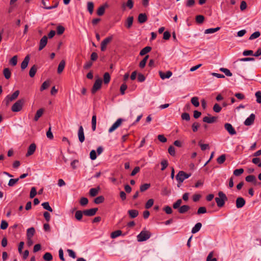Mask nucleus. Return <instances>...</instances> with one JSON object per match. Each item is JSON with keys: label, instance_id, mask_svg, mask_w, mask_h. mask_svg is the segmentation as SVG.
I'll list each match as a JSON object with an SVG mask.
<instances>
[{"label": "nucleus", "instance_id": "3c124183", "mask_svg": "<svg viewBox=\"0 0 261 261\" xmlns=\"http://www.w3.org/2000/svg\"><path fill=\"white\" fill-rule=\"evenodd\" d=\"M244 172V169L243 168L237 169L233 171V174L236 176H239Z\"/></svg>", "mask_w": 261, "mask_h": 261}, {"label": "nucleus", "instance_id": "864d4df0", "mask_svg": "<svg viewBox=\"0 0 261 261\" xmlns=\"http://www.w3.org/2000/svg\"><path fill=\"white\" fill-rule=\"evenodd\" d=\"M19 179V178L10 179L8 182V186L10 187L14 186L18 181Z\"/></svg>", "mask_w": 261, "mask_h": 261}, {"label": "nucleus", "instance_id": "aec40b11", "mask_svg": "<svg viewBox=\"0 0 261 261\" xmlns=\"http://www.w3.org/2000/svg\"><path fill=\"white\" fill-rule=\"evenodd\" d=\"M159 74L161 78L163 80H164L165 79H169L170 77L172 75V73L170 71H168L166 73L160 71Z\"/></svg>", "mask_w": 261, "mask_h": 261}, {"label": "nucleus", "instance_id": "6e6d98bb", "mask_svg": "<svg viewBox=\"0 0 261 261\" xmlns=\"http://www.w3.org/2000/svg\"><path fill=\"white\" fill-rule=\"evenodd\" d=\"M162 165L161 170L164 171L168 166V163L167 160H164L161 162Z\"/></svg>", "mask_w": 261, "mask_h": 261}, {"label": "nucleus", "instance_id": "58836bf2", "mask_svg": "<svg viewBox=\"0 0 261 261\" xmlns=\"http://www.w3.org/2000/svg\"><path fill=\"white\" fill-rule=\"evenodd\" d=\"M111 79V76L108 72H106L103 75V82L105 84H108Z\"/></svg>", "mask_w": 261, "mask_h": 261}, {"label": "nucleus", "instance_id": "72a5a7b5", "mask_svg": "<svg viewBox=\"0 0 261 261\" xmlns=\"http://www.w3.org/2000/svg\"><path fill=\"white\" fill-rule=\"evenodd\" d=\"M151 50V47L150 46H146L144 48H143L140 52V55L142 56L148 53H149Z\"/></svg>", "mask_w": 261, "mask_h": 261}, {"label": "nucleus", "instance_id": "f03ea898", "mask_svg": "<svg viewBox=\"0 0 261 261\" xmlns=\"http://www.w3.org/2000/svg\"><path fill=\"white\" fill-rule=\"evenodd\" d=\"M182 203V200L181 199H178L173 204V208L174 209H177L180 214H185L187 212L190 208V207L188 205H183L181 206L180 205Z\"/></svg>", "mask_w": 261, "mask_h": 261}, {"label": "nucleus", "instance_id": "39448f33", "mask_svg": "<svg viewBox=\"0 0 261 261\" xmlns=\"http://www.w3.org/2000/svg\"><path fill=\"white\" fill-rule=\"evenodd\" d=\"M151 237V233L147 230H142L138 236L137 240L138 242L145 241Z\"/></svg>", "mask_w": 261, "mask_h": 261}, {"label": "nucleus", "instance_id": "c756f323", "mask_svg": "<svg viewBox=\"0 0 261 261\" xmlns=\"http://www.w3.org/2000/svg\"><path fill=\"white\" fill-rule=\"evenodd\" d=\"M37 70V67L35 65H34L30 69L29 71V75L31 77H33Z\"/></svg>", "mask_w": 261, "mask_h": 261}, {"label": "nucleus", "instance_id": "dca6fc26", "mask_svg": "<svg viewBox=\"0 0 261 261\" xmlns=\"http://www.w3.org/2000/svg\"><path fill=\"white\" fill-rule=\"evenodd\" d=\"M47 43V37L46 36H44L40 41L39 50H41L46 46Z\"/></svg>", "mask_w": 261, "mask_h": 261}, {"label": "nucleus", "instance_id": "0e129e2a", "mask_svg": "<svg viewBox=\"0 0 261 261\" xmlns=\"http://www.w3.org/2000/svg\"><path fill=\"white\" fill-rule=\"evenodd\" d=\"M200 126V124L197 122H195L192 125V128L194 132H196L198 130V127Z\"/></svg>", "mask_w": 261, "mask_h": 261}, {"label": "nucleus", "instance_id": "49530a36", "mask_svg": "<svg viewBox=\"0 0 261 261\" xmlns=\"http://www.w3.org/2000/svg\"><path fill=\"white\" fill-rule=\"evenodd\" d=\"M10 64L14 66L17 65V56H13L9 61Z\"/></svg>", "mask_w": 261, "mask_h": 261}, {"label": "nucleus", "instance_id": "e433bc0d", "mask_svg": "<svg viewBox=\"0 0 261 261\" xmlns=\"http://www.w3.org/2000/svg\"><path fill=\"white\" fill-rule=\"evenodd\" d=\"M191 102L192 105L195 107H198L199 106V98L197 97H193L191 98Z\"/></svg>", "mask_w": 261, "mask_h": 261}, {"label": "nucleus", "instance_id": "79ce46f5", "mask_svg": "<svg viewBox=\"0 0 261 261\" xmlns=\"http://www.w3.org/2000/svg\"><path fill=\"white\" fill-rule=\"evenodd\" d=\"M42 206H43V208H44L46 210L48 211L49 212H53L52 208L50 206L49 202H45L42 203Z\"/></svg>", "mask_w": 261, "mask_h": 261}, {"label": "nucleus", "instance_id": "0eeeda50", "mask_svg": "<svg viewBox=\"0 0 261 261\" xmlns=\"http://www.w3.org/2000/svg\"><path fill=\"white\" fill-rule=\"evenodd\" d=\"M19 94V91H15L12 95H8L5 98L4 101L7 106L9 105L10 102L16 99Z\"/></svg>", "mask_w": 261, "mask_h": 261}, {"label": "nucleus", "instance_id": "20e7f679", "mask_svg": "<svg viewBox=\"0 0 261 261\" xmlns=\"http://www.w3.org/2000/svg\"><path fill=\"white\" fill-rule=\"evenodd\" d=\"M24 103V99L22 98L18 100L15 102L11 108L12 111L14 112H17L22 109V106Z\"/></svg>", "mask_w": 261, "mask_h": 261}, {"label": "nucleus", "instance_id": "8fccbe9b", "mask_svg": "<svg viewBox=\"0 0 261 261\" xmlns=\"http://www.w3.org/2000/svg\"><path fill=\"white\" fill-rule=\"evenodd\" d=\"M43 258L44 260L50 261L53 259V256L50 253L46 252L44 254Z\"/></svg>", "mask_w": 261, "mask_h": 261}, {"label": "nucleus", "instance_id": "69168bd1", "mask_svg": "<svg viewBox=\"0 0 261 261\" xmlns=\"http://www.w3.org/2000/svg\"><path fill=\"white\" fill-rule=\"evenodd\" d=\"M181 117L182 120H185L186 121H189L190 119V116L189 113H184L181 114Z\"/></svg>", "mask_w": 261, "mask_h": 261}, {"label": "nucleus", "instance_id": "338daca9", "mask_svg": "<svg viewBox=\"0 0 261 261\" xmlns=\"http://www.w3.org/2000/svg\"><path fill=\"white\" fill-rule=\"evenodd\" d=\"M256 98V102L258 103H261V92L258 91L255 93V94Z\"/></svg>", "mask_w": 261, "mask_h": 261}, {"label": "nucleus", "instance_id": "cd10ccee", "mask_svg": "<svg viewBox=\"0 0 261 261\" xmlns=\"http://www.w3.org/2000/svg\"><path fill=\"white\" fill-rule=\"evenodd\" d=\"M3 74L6 79H9L11 75V72L10 69L8 68H4L3 70Z\"/></svg>", "mask_w": 261, "mask_h": 261}, {"label": "nucleus", "instance_id": "9d476101", "mask_svg": "<svg viewBox=\"0 0 261 261\" xmlns=\"http://www.w3.org/2000/svg\"><path fill=\"white\" fill-rule=\"evenodd\" d=\"M224 128L228 132V133L231 135H234L237 134V132L232 126V125L229 123H226L224 124Z\"/></svg>", "mask_w": 261, "mask_h": 261}, {"label": "nucleus", "instance_id": "bb28decb", "mask_svg": "<svg viewBox=\"0 0 261 261\" xmlns=\"http://www.w3.org/2000/svg\"><path fill=\"white\" fill-rule=\"evenodd\" d=\"M128 214L131 218H135L139 215V212L136 210H130L128 211Z\"/></svg>", "mask_w": 261, "mask_h": 261}, {"label": "nucleus", "instance_id": "4c0bfd02", "mask_svg": "<svg viewBox=\"0 0 261 261\" xmlns=\"http://www.w3.org/2000/svg\"><path fill=\"white\" fill-rule=\"evenodd\" d=\"M122 234V231L120 230H116L113 231L111 234V237L112 239H115Z\"/></svg>", "mask_w": 261, "mask_h": 261}, {"label": "nucleus", "instance_id": "4d7b16f0", "mask_svg": "<svg viewBox=\"0 0 261 261\" xmlns=\"http://www.w3.org/2000/svg\"><path fill=\"white\" fill-rule=\"evenodd\" d=\"M49 82L48 81H45L42 85L41 88H40V90L41 91H43L46 89H47L49 86Z\"/></svg>", "mask_w": 261, "mask_h": 261}, {"label": "nucleus", "instance_id": "2eb2a0df", "mask_svg": "<svg viewBox=\"0 0 261 261\" xmlns=\"http://www.w3.org/2000/svg\"><path fill=\"white\" fill-rule=\"evenodd\" d=\"M97 211V208H92L89 210H86L84 211V214L87 216H93L95 215Z\"/></svg>", "mask_w": 261, "mask_h": 261}, {"label": "nucleus", "instance_id": "a878e982", "mask_svg": "<svg viewBox=\"0 0 261 261\" xmlns=\"http://www.w3.org/2000/svg\"><path fill=\"white\" fill-rule=\"evenodd\" d=\"M65 61L64 60H62L60 62V63L58 65V70H57L58 73L59 74L62 73L65 68Z\"/></svg>", "mask_w": 261, "mask_h": 261}, {"label": "nucleus", "instance_id": "052dcab7", "mask_svg": "<svg viewBox=\"0 0 261 261\" xmlns=\"http://www.w3.org/2000/svg\"><path fill=\"white\" fill-rule=\"evenodd\" d=\"M37 194V191L35 187H32L31 190L30 197L33 198Z\"/></svg>", "mask_w": 261, "mask_h": 261}, {"label": "nucleus", "instance_id": "37998d69", "mask_svg": "<svg viewBox=\"0 0 261 261\" xmlns=\"http://www.w3.org/2000/svg\"><path fill=\"white\" fill-rule=\"evenodd\" d=\"M148 57H149L148 55L146 56L143 58V59L140 62L139 66L140 68H143L145 67Z\"/></svg>", "mask_w": 261, "mask_h": 261}, {"label": "nucleus", "instance_id": "6ab92c4d", "mask_svg": "<svg viewBox=\"0 0 261 261\" xmlns=\"http://www.w3.org/2000/svg\"><path fill=\"white\" fill-rule=\"evenodd\" d=\"M245 180L246 181L249 182H253L254 185H256L257 180L255 178V176L253 175H249L246 177Z\"/></svg>", "mask_w": 261, "mask_h": 261}, {"label": "nucleus", "instance_id": "b1692460", "mask_svg": "<svg viewBox=\"0 0 261 261\" xmlns=\"http://www.w3.org/2000/svg\"><path fill=\"white\" fill-rule=\"evenodd\" d=\"M202 227V224L200 222L197 223L195 226L192 228L191 232L192 233H196L198 232Z\"/></svg>", "mask_w": 261, "mask_h": 261}, {"label": "nucleus", "instance_id": "de8ad7c7", "mask_svg": "<svg viewBox=\"0 0 261 261\" xmlns=\"http://www.w3.org/2000/svg\"><path fill=\"white\" fill-rule=\"evenodd\" d=\"M226 160V156L225 154H222L219 158H217V161L218 164H223Z\"/></svg>", "mask_w": 261, "mask_h": 261}, {"label": "nucleus", "instance_id": "a18cd8bd", "mask_svg": "<svg viewBox=\"0 0 261 261\" xmlns=\"http://www.w3.org/2000/svg\"><path fill=\"white\" fill-rule=\"evenodd\" d=\"M105 198L102 196H99L94 199V202L96 204H100L104 201Z\"/></svg>", "mask_w": 261, "mask_h": 261}, {"label": "nucleus", "instance_id": "423d86ee", "mask_svg": "<svg viewBox=\"0 0 261 261\" xmlns=\"http://www.w3.org/2000/svg\"><path fill=\"white\" fill-rule=\"evenodd\" d=\"M191 176V173H187L183 171H180L175 176V178L177 181H179V182H183L186 179L188 178Z\"/></svg>", "mask_w": 261, "mask_h": 261}, {"label": "nucleus", "instance_id": "c03bdc74", "mask_svg": "<svg viewBox=\"0 0 261 261\" xmlns=\"http://www.w3.org/2000/svg\"><path fill=\"white\" fill-rule=\"evenodd\" d=\"M154 203V200L153 199H149L145 203V207L146 209L150 208Z\"/></svg>", "mask_w": 261, "mask_h": 261}, {"label": "nucleus", "instance_id": "2f4dec72", "mask_svg": "<svg viewBox=\"0 0 261 261\" xmlns=\"http://www.w3.org/2000/svg\"><path fill=\"white\" fill-rule=\"evenodd\" d=\"M99 190V187L97 188H91L89 191V194L92 197H94L98 194Z\"/></svg>", "mask_w": 261, "mask_h": 261}, {"label": "nucleus", "instance_id": "1a4fd4ad", "mask_svg": "<svg viewBox=\"0 0 261 261\" xmlns=\"http://www.w3.org/2000/svg\"><path fill=\"white\" fill-rule=\"evenodd\" d=\"M123 119L122 118L118 119L112 125V126L109 129V133H111L115 130L118 127L120 126Z\"/></svg>", "mask_w": 261, "mask_h": 261}, {"label": "nucleus", "instance_id": "774afa93", "mask_svg": "<svg viewBox=\"0 0 261 261\" xmlns=\"http://www.w3.org/2000/svg\"><path fill=\"white\" fill-rule=\"evenodd\" d=\"M213 255V252H211L207 256L206 261H217L216 258H212Z\"/></svg>", "mask_w": 261, "mask_h": 261}, {"label": "nucleus", "instance_id": "f704fd0d", "mask_svg": "<svg viewBox=\"0 0 261 261\" xmlns=\"http://www.w3.org/2000/svg\"><path fill=\"white\" fill-rule=\"evenodd\" d=\"M91 123L92 129L93 131H95L96 126V116L95 114H94L92 117Z\"/></svg>", "mask_w": 261, "mask_h": 261}, {"label": "nucleus", "instance_id": "13d9d810", "mask_svg": "<svg viewBox=\"0 0 261 261\" xmlns=\"http://www.w3.org/2000/svg\"><path fill=\"white\" fill-rule=\"evenodd\" d=\"M8 226V223L6 221L2 220L1 221L0 227L2 229L5 230V229H7Z\"/></svg>", "mask_w": 261, "mask_h": 261}, {"label": "nucleus", "instance_id": "c9c22d12", "mask_svg": "<svg viewBox=\"0 0 261 261\" xmlns=\"http://www.w3.org/2000/svg\"><path fill=\"white\" fill-rule=\"evenodd\" d=\"M87 9L89 12L90 15H92L93 12L94 4L91 2H89L87 3Z\"/></svg>", "mask_w": 261, "mask_h": 261}, {"label": "nucleus", "instance_id": "7c9ffc66", "mask_svg": "<svg viewBox=\"0 0 261 261\" xmlns=\"http://www.w3.org/2000/svg\"><path fill=\"white\" fill-rule=\"evenodd\" d=\"M84 214V211H77L75 213V218L77 221H81L83 218Z\"/></svg>", "mask_w": 261, "mask_h": 261}, {"label": "nucleus", "instance_id": "4468645a", "mask_svg": "<svg viewBox=\"0 0 261 261\" xmlns=\"http://www.w3.org/2000/svg\"><path fill=\"white\" fill-rule=\"evenodd\" d=\"M245 200L241 197H239L236 199V207L238 208H242L245 204Z\"/></svg>", "mask_w": 261, "mask_h": 261}, {"label": "nucleus", "instance_id": "412c9836", "mask_svg": "<svg viewBox=\"0 0 261 261\" xmlns=\"http://www.w3.org/2000/svg\"><path fill=\"white\" fill-rule=\"evenodd\" d=\"M108 7V5L107 4H105V5H103L102 6H100L98 10H97V14L99 16L102 15L104 13L105 11L106 8Z\"/></svg>", "mask_w": 261, "mask_h": 261}, {"label": "nucleus", "instance_id": "f8f14e48", "mask_svg": "<svg viewBox=\"0 0 261 261\" xmlns=\"http://www.w3.org/2000/svg\"><path fill=\"white\" fill-rule=\"evenodd\" d=\"M255 116L254 114H251L244 121V124L246 126H250L252 125L255 120Z\"/></svg>", "mask_w": 261, "mask_h": 261}, {"label": "nucleus", "instance_id": "f257e3e1", "mask_svg": "<svg viewBox=\"0 0 261 261\" xmlns=\"http://www.w3.org/2000/svg\"><path fill=\"white\" fill-rule=\"evenodd\" d=\"M253 61H254V58L250 57L240 59L239 61H236L233 63V68L236 69L239 74V73L241 72L242 70H244V65L239 62V61L246 62Z\"/></svg>", "mask_w": 261, "mask_h": 261}, {"label": "nucleus", "instance_id": "603ef678", "mask_svg": "<svg viewBox=\"0 0 261 261\" xmlns=\"http://www.w3.org/2000/svg\"><path fill=\"white\" fill-rule=\"evenodd\" d=\"M220 70L222 72H223V73H225V74L226 75V76H232V73L230 71V70L227 68H221L220 69Z\"/></svg>", "mask_w": 261, "mask_h": 261}, {"label": "nucleus", "instance_id": "7ed1b4c3", "mask_svg": "<svg viewBox=\"0 0 261 261\" xmlns=\"http://www.w3.org/2000/svg\"><path fill=\"white\" fill-rule=\"evenodd\" d=\"M219 197L215 198V201L219 207H222L224 205L225 202L227 200L226 195L222 191L218 192Z\"/></svg>", "mask_w": 261, "mask_h": 261}, {"label": "nucleus", "instance_id": "e2e57ef3", "mask_svg": "<svg viewBox=\"0 0 261 261\" xmlns=\"http://www.w3.org/2000/svg\"><path fill=\"white\" fill-rule=\"evenodd\" d=\"M65 29L62 25H59L57 28V32L58 35L62 34L64 32Z\"/></svg>", "mask_w": 261, "mask_h": 261}, {"label": "nucleus", "instance_id": "680f3d73", "mask_svg": "<svg viewBox=\"0 0 261 261\" xmlns=\"http://www.w3.org/2000/svg\"><path fill=\"white\" fill-rule=\"evenodd\" d=\"M222 109V108L218 104L215 103L213 107V111L216 113H219Z\"/></svg>", "mask_w": 261, "mask_h": 261}, {"label": "nucleus", "instance_id": "a211bd4d", "mask_svg": "<svg viewBox=\"0 0 261 261\" xmlns=\"http://www.w3.org/2000/svg\"><path fill=\"white\" fill-rule=\"evenodd\" d=\"M30 60V57L29 55H27L24 58V60H23V61L22 62V63L21 64V68L22 70H24L27 67L28 64L29 63Z\"/></svg>", "mask_w": 261, "mask_h": 261}, {"label": "nucleus", "instance_id": "393cba45", "mask_svg": "<svg viewBox=\"0 0 261 261\" xmlns=\"http://www.w3.org/2000/svg\"><path fill=\"white\" fill-rule=\"evenodd\" d=\"M216 120V117H208L205 116L203 118V121L207 123H212L214 122Z\"/></svg>", "mask_w": 261, "mask_h": 261}, {"label": "nucleus", "instance_id": "5fc2aeb1", "mask_svg": "<svg viewBox=\"0 0 261 261\" xmlns=\"http://www.w3.org/2000/svg\"><path fill=\"white\" fill-rule=\"evenodd\" d=\"M88 203V199L86 197H82L80 201V203L82 206H85Z\"/></svg>", "mask_w": 261, "mask_h": 261}, {"label": "nucleus", "instance_id": "f3484780", "mask_svg": "<svg viewBox=\"0 0 261 261\" xmlns=\"http://www.w3.org/2000/svg\"><path fill=\"white\" fill-rule=\"evenodd\" d=\"M36 146L35 144H34V143L31 144L28 148V152L27 153L26 156H29L33 154L34 153V152L36 150Z\"/></svg>", "mask_w": 261, "mask_h": 261}, {"label": "nucleus", "instance_id": "ddd939ff", "mask_svg": "<svg viewBox=\"0 0 261 261\" xmlns=\"http://www.w3.org/2000/svg\"><path fill=\"white\" fill-rule=\"evenodd\" d=\"M78 138L80 142L83 143L85 141L84 129L82 125L79 127L78 130Z\"/></svg>", "mask_w": 261, "mask_h": 261}, {"label": "nucleus", "instance_id": "9b49d317", "mask_svg": "<svg viewBox=\"0 0 261 261\" xmlns=\"http://www.w3.org/2000/svg\"><path fill=\"white\" fill-rule=\"evenodd\" d=\"M112 36H110L105 38L101 43V50L105 51L106 49L107 44L112 40Z\"/></svg>", "mask_w": 261, "mask_h": 261}, {"label": "nucleus", "instance_id": "473e14b6", "mask_svg": "<svg viewBox=\"0 0 261 261\" xmlns=\"http://www.w3.org/2000/svg\"><path fill=\"white\" fill-rule=\"evenodd\" d=\"M220 30V27H217L216 28H210L205 30V34H213Z\"/></svg>", "mask_w": 261, "mask_h": 261}, {"label": "nucleus", "instance_id": "5701e85b", "mask_svg": "<svg viewBox=\"0 0 261 261\" xmlns=\"http://www.w3.org/2000/svg\"><path fill=\"white\" fill-rule=\"evenodd\" d=\"M48 2V0H42V4L43 5V7L44 9L49 10V9H51L55 8L57 7L58 5V3H56L55 4V5H54V6H48V5L47 4V2Z\"/></svg>", "mask_w": 261, "mask_h": 261}, {"label": "nucleus", "instance_id": "4be33fe9", "mask_svg": "<svg viewBox=\"0 0 261 261\" xmlns=\"http://www.w3.org/2000/svg\"><path fill=\"white\" fill-rule=\"evenodd\" d=\"M35 230L34 227H31L27 229V237L28 240L32 239L33 236L34 235Z\"/></svg>", "mask_w": 261, "mask_h": 261}, {"label": "nucleus", "instance_id": "ea45409f", "mask_svg": "<svg viewBox=\"0 0 261 261\" xmlns=\"http://www.w3.org/2000/svg\"><path fill=\"white\" fill-rule=\"evenodd\" d=\"M260 35V33L259 31H256L251 35L249 37V39L250 40H254L258 38Z\"/></svg>", "mask_w": 261, "mask_h": 261}, {"label": "nucleus", "instance_id": "c85d7f7f", "mask_svg": "<svg viewBox=\"0 0 261 261\" xmlns=\"http://www.w3.org/2000/svg\"><path fill=\"white\" fill-rule=\"evenodd\" d=\"M43 111H44V110L43 109H40L37 111V112L35 114V116L34 117V119L35 121H38V119H39V118L42 116V115L43 113Z\"/></svg>", "mask_w": 261, "mask_h": 261}, {"label": "nucleus", "instance_id": "6e6552de", "mask_svg": "<svg viewBox=\"0 0 261 261\" xmlns=\"http://www.w3.org/2000/svg\"><path fill=\"white\" fill-rule=\"evenodd\" d=\"M102 84V80L98 78L96 80L91 90L92 93H95L97 91L100 89Z\"/></svg>", "mask_w": 261, "mask_h": 261}, {"label": "nucleus", "instance_id": "bf43d9fd", "mask_svg": "<svg viewBox=\"0 0 261 261\" xmlns=\"http://www.w3.org/2000/svg\"><path fill=\"white\" fill-rule=\"evenodd\" d=\"M171 193L170 190L167 187H164L162 191V194L164 196L169 195Z\"/></svg>", "mask_w": 261, "mask_h": 261}, {"label": "nucleus", "instance_id": "a19ab883", "mask_svg": "<svg viewBox=\"0 0 261 261\" xmlns=\"http://www.w3.org/2000/svg\"><path fill=\"white\" fill-rule=\"evenodd\" d=\"M150 187V184H144L143 185H141L140 187V190L141 192H144L147 190H148Z\"/></svg>", "mask_w": 261, "mask_h": 261}, {"label": "nucleus", "instance_id": "09e8293b", "mask_svg": "<svg viewBox=\"0 0 261 261\" xmlns=\"http://www.w3.org/2000/svg\"><path fill=\"white\" fill-rule=\"evenodd\" d=\"M133 18L134 17H127L125 24V25L127 28H130L131 27L133 22Z\"/></svg>", "mask_w": 261, "mask_h": 261}]
</instances>
